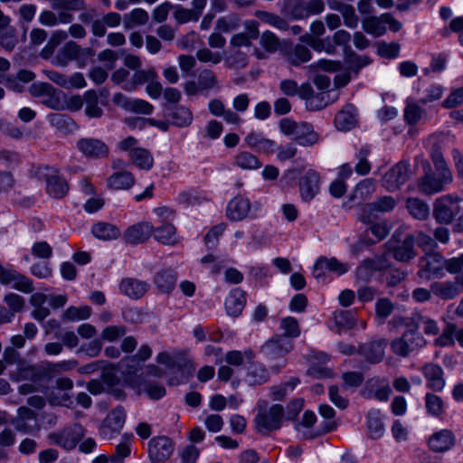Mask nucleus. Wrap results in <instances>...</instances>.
Here are the masks:
<instances>
[{
  "label": "nucleus",
  "instance_id": "cd10ccee",
  "mask_svg": "<svg viewBox=\"0 0 463 463\" xmlns=\"http://www.w3.org/2000/svg\"><path fill=\"white\" fill-rule=\"evenodd\" d=\"M246 303L245 292L240 288H233L225 299V308L229 316L237 317Z\"/></svg>",
  "mask_w": 463,
  "mask_h": 463
},
{
  "label": "nucleus",
  "instance_id": "c9c22d12",
  "mask_svg": "<svg viewBox=\"0 0 463 463\" xmlns=\"http://www.w3.org/2000/svg\"><path fill=\"white\" fill-rule=\"evenodd\" d=\"M356 124L354 108L352 105L345 106L335 117V127L342 131H347L353 128Z\"/></svg>",
  "mask_w": 463,
  "mask_h": 463
},
{
  "label": "nucleus",
  "instance_id": "864d4df0",
  "mask_svg": "<svg viewBox=\"0 0 463 463\" xmlns=\"http://www.w3.org/2000/svg\"><path fill=\"white\" fill-rule=\"evenodd\" d=\"M335 326L341 329L353 328L356 324V318L350 310H339L334 313Z\"/></svg>",
  "mask_w": 463,
  "mask_h": 463
},
{
  "label": "nucleus",
  "instance_id": "bb28decb",
  "mask_svg": "<svg viewBox=\"0 0 463 463\" xmlns=\"http://www.w3.org/2000/svg\"><path fill=\"white\" fill-rule=\"evenodd\" d=\"M46 192L55 199L63 198L69 192V185L67 181L59 175L51 174L45 177Z\"/></svg>",
  "mask_w": 463,
  "mask_h": 463
},
{
  "label": "nucleus",
  "instance_id": "5fc2aeb1",
  "mask_svg": "<svg viewBox=\"0 0 463 463\" xmlns=\"http://www.w3.org/2000/svg\"><path fill=\"white\" fill-rule=\"evenodd\" d=\"M414 244H417L424 252H434L438 244L435 240L429 234L423 232H416L411 234Z\"/></svg>",
  "mask_w": 463,
  "mask_h": 463
},
{
  "label": "nucleus",
  "instance_id": "6e6552de",
  "mask_svg": "<svg viewBox=\"0 0 463 463\" xmlns=\"http://www.w3.org/2000/svg\"><path fill=\"white\" fill-rule=\"evenodd\" d=\"M126 421V411L122 406L111 410L99 428V435L107 439H112L122 430Z\"/></svg>",
  "mask_w": 463,
  "mask_h": 463
},
{
  "label": "nucleus",
  "instance_id": "f704fd0d",
  "mask_svg": "<svg viewBox=\"0 0 463 463\" xmlns=\"http://www.w3.org/2000/svg\"><path fill=\"white\" fill-rule=\"evenodd\" d=\"M92 235L101 241H111L118 239L121 232L120 230L114 224L99 222L91 227Z\"/></svg>",
  "mask_w": 463,
  "mask_h": 463
},
{
  "label": "nucleus",
  "instance_id": "6e6d98bb",
  "mask_svg": "<svg viewBox=\"0 0 463 463\" xmlns=\"http://www.w3.org/2000/svg\"><path fill=\"white\" fill-rule=\"evenodd\" d=\"M255 357V354L251 349H246L244 352L238 350L229 351L225 354V361L230 365L240 366L243 364L244 359L252 361Z\"/></svg>",
  "mask_w": 463,
  "mask_h": 463
},
{
  "label": "nucleus",
  "instance_id": "2eb2a0df",
  "mask_svg": "<svg viewBox=\"0 0 463 463\" xmlns=\"http://www.w3.org/2000/svg\"><path fill=\"white\" fill-rule=\"evenodd\" d=\"M409 179V164L401 161L393 165L383 176V185L389 191H395Z\"/></svg>",
  "mask_w": 463,
  "mask_h": 463
},
{
  "label": "nucleus",
  "instance_id": "412c9836",
  "mask_svg": "<svg viewBox=\"0 0 463 463\" xmlns=\"http://www.w3.org/2000/svg\"><path fill=\"white\" fill-rule=\"evenodd\" d=\"M386 345L387 340L383 338L360 345L358 353L362 354L368 363L377 364L383 359Z\"/></svg>",
  "mask_w": 463,
  "mask_h": 463
},
{
  "label": "nucleus",
  "instance_id": "2f4dec72",
  "mask_svg": "<svg viewBox=\"0 0 463 463\" xmlns=\"http://www.w3.org/2000/svg\"><path fill=\"white\" fill-rule=\"evenodd\" d=\"M177 275L172 269H163L157 271L154 278V282L157 288L163 293L171 292L176 284Z\"/></svg>",
  "mask_w": 463,
  "mask_h": 463
},
{
  "label": "nucleus",
  "instance_id": "b1692460",
  "mask_svg": "<svg viewBox=\"0 0 463 463\" xmlns=\"http://www.w3.org/2000/svg\"><path fill=\"white\" fill-rule=\"evenodd\" d=\"M55 10H43L39 14V23L47 27H54L59 24H71L74 20V15L69 12H58Z\"/></svg>",
  "mask_w": 463,
  "mask_h": 463
},
{
  "label": "nucleus",
  "instance_id": "f03ea898",
  "mask_svg": "<svg viewBox=\"0 0 463 463\" xmlns=\"http://www.w3.org/2000/svg\"><path fill=\"white\" fill-rule=\"evenodd\" d=\"M257 408L258 412L254 419L257 432L267 435L281 428L285 414L282 405L273 404L268 409V402L260 400Z\"/></svg>",
  "mask_w": 463,
  "mask_h": 463
},
{
  "label": "nucleus",
  "instance_id": "c03bdc74",
  "mask_svg": "<svg viewBox=\"0 0 463 463\" xmlns=\"http://www.w3.org/2000/svg\"><path fill=\"white\" fill-rule=\"evenodd\" d=\"M362 27L367 33L372 34L374 37L382 36L386 32L383 14L380 16H370L364 18L362 22Z\"/></svg>",
  "mask_w": 463,
  "mask_h": 463
},
{
  "label": "nucleus",
  "instance_id": "6ab92c4d",
  "mask_svg": "<svg viewBox=\"0 0 463 463\" xmlns=\"http://www.w3.org/2000/svg\"><path fill=\"white\" fill-rule=\"evenodd\" d=\"M154 227L149 222H138L128 227L123 238L127 243L139 244L147 241L152 235Z\"/></svg>",
  "mask_w": 463,
  "mask_h": 463
},
{
  "label": "nucleus",
  "instance_id": "0eeeda50",
  "mask_svg": "<svg viewBox=\"0 0 463 463\" xmlns=\"http://www.w3.org/2000/svg\"><path fill=\"white\" fill-rule=\"evenodd\" d=\"M453 280L435 281L431 283L432 294L441 300H451L463 292V269L457 273Z\"/></svg>",
  "mask_w": 463,
  "mask_h": 463
},
{
  "label": "nucleus",
  "instance_id": "7c9ffc66",
  "mask_svg": "<svg viewBox=\"0 0 463 463\" xmlns=\"http://www.w3.org/2000/svg\"><path fill=\"white\" fill-rule=\"evenodd\" d=\"M244 141L249 147L259 152L270 154L276 149V143L265 138L261 133L250 132L245 137Z\"/></svg>",
  "mask_w": 463,
  "mask_h": 463
},
{
  "label": "nucleus",
  "instance_id": "ea45409f",
  "mask_svg": "<svg viewBox=\"0 0 463 463\" xmlns=\"http://www.w3.org/2000/svg\"><path fill=\"white\" fill-rule=\"evenodd\" d=\"M86 104L85 113L89 118H99L103 115V109L99 107V95L94 90H87L84 95Z\"/></svg>",
  "mask_w": 463,
  "mask_h": 463
},
{
  "label": "nucleus",
  "instance_id": "a211bd4d",
  "mask_svg": "<svg viewBox=\"0 0 463 463\" xmlns=\"http://www.w3.org/2000/svg\"><path fill=\"white\" fill-rule=\"evenodd\" d=\"M320 187L319 175L309 169L299 180L300 196L305 202H310L318 193Z\"/></svg>",
  "mask_w": 463,
  "mask_h": 463
},
{
  "label": "nucleus",
  "instance_id": "39448f33",
  "mask_svg": "<svg viewBox=\"0 0 463 463\" xmlns=\"http://www.w3.org/2000/svg\"><path fill=\"white\" fill-rule=\"evenodd\" d=\"M84 435L85 429L79 423H73L61 430L51 432L48 435V439L51 444L70 451L76 448Z\"/></svg>",
  "mask_w": 463,
  "mask_h": 463
},
{
  "label": "nucleus",
  "instance_id": "1a4fd4ad",
  "mask_svg": "<svg viewBox=\"0 0 463 463\" xmlns=\"http://www.w3.org/2000/svg\"><path fill=\"white\" fill-rule=\"evenodd\" d=\"M92 55L90 48H81L73 41L67 42L57 52L53 63L66 67L71 61H83Z\"/></svg>",
  "mask_w": 463,
  "mask_h": 463
},
{
  "label": "nucleus",
  "instance_id": "a878e982",
  "mask_svg": "<svg viewBox=\"0 0 463 463\" xmlns=\"http://www.w3.org/2000/svg\"><path fill=\"white\" fill-rule=\"evenodd\" d=\"M294 140L302 146H312L318 143L319 135L312 124L301 121L294 135Z\"/></svg>",
  "mask_w": 463,
  "mask_h": 463
},
{
  "label": "nucleus",
  "instance_id": "393cba45",
  "mask_svg": "<svg viewBox=\"0 0 463 463\" xmlns=\"http://www.w3.org/2000/svg\"><path fill=\"white\" fill-rule=\"evenodd\" d=\"M155 78H158V74L154 67H148L145 70H137L134 72L131 79L122 86L126 91H134L137 88L143 84H148Z\"/></svg>",
  "mask_w": 463,
  "mask_h": 463
},
{
  "label": "nucleus",
  "instance_id": "58836bf2",
  "mask_svg": "<svg viewBox=\"0 0 463 463\" xmlns=\"http://www.w3.org/2000/svg\"><path fill=\"white\" fill-rule=\"evenodd\" d=\"M48 120L52 127L63 134L72 132L76 128L75 122L67 115L52 113L48 116Z\"/></svg>",
  "mask_w": 463,
  "mask_h": 463
},
{
  "label": "nucleus",
  "instance_id": "72a5a7b5",
  "mask_svg": "<svg viewBox=\"0 0 463 463\" xmlns=\"http://www.w3.org/2000/svg\"><path fill=\"white\" fill-rule=\"evenodd\" d=\"M269 378L268 370L260 363L250 361L247 368L245 381L250 385H260L266 383Z\"/></svg>",
  "mask_w": 463,
  "mask_h": 463
},
{
  "label": "nucleus",
  "instance_id": "aec40b11",
  "mask_svg": "<svg viewBox=\"0 0 463 463\" xmlns=\"http://www.w3.org/2000/svg\"><path fill=\"white\" fill-rule=\"evenodd\" d=\"M421 372L427 381V386L434 392H440L445 386L443 369L435 364L423 365Z\"/></svg>",
  "mask_w": 463,
  "mask_h": 463
},
{
  "label": "nucleus",
  "instance_id": "13d9d810",
  "mask_svg": "<svg viewBox=\"0 0 463 463\" xmlns=\"http://www.w3.org/2000/svg\"><path fill=\"white\" fill-rule=\"evenodd\" d=\"M91 315V308L88 306L76 307H70L62 314V319L68 321L88 319Z\"/></svg>",
  "mask_w": 463,
  "mask_h": 463
},
{
  "label": "nucleus",
  "instance_id": "774afa93",
  "mask_svg": "<svg viewBox=\"0 0 463 463\" xmlns=\"http://www.w3.org/2000/svg\"><path fill=\"white\" fill-rule=\"evenodd\" d=\"M198 82L203 91L213 90L218 86V80L214 72L207 69L203 70L199 73Z\"/></svg>",
  "mask_w": 463,
  "mask_h": 463
},
{
  "label": "nucleus",
  "instance_id": "c85d7f7f",
  "mask_svg": "<svg viewBox=\"0 0 463 463\" xmlns=\"http://www.w3.org/2000/svg\"><path fill=\"white\" fill-rule=\"evenodd\" d=\"M455 442V436L449 430H441L434 433L429 439L430 449L443 452L449 449Z\"/></svg>",
  "mask_w": 463,
  "mask_h": 463
},
{
  "label": "nucleus",
  "instance_id": "de8ad7c7",
  "mask_svg": "<svg viewBox=\"0 0 463 463\" xmlns=\"http://www.w3.org/2000/svg\"><path fill=\"white\" fill-rule=\"evenodd\" d=\"M374 192L375 184L373 180L371 178L364 179L356 184L350 199L359 200V202L364 201L370 198Z\"/></svg>",
  "mask_w": 463,
  "mask_h": 463
},
{
  "label": "nucleus",
  "instance_id": "473e14b6",
  "mask_svg": "<svg viewBox=\"0 0 463 463\" xmlns=\"http://www.w3.org/2000/svg\"><path fill=\"white\" fill-rule=\"evenodd\" d=\"M414 246L411 234L407 235L400 244L392 248L393 258L401 262H409L417 255Z\"/></svg>",
  "mask_w": 463,
  "mask_h": 463
},
{
  "label": "nucleus",
  "instance_id": "dca6fc26",
  "mask_svg": "<svg viewBox=\"0 0 463 463\" xmlns=\"http://www.w3.org/2000/svg\"><path fill=\"white\" fill-rule=\"evenodd\" d=\"M420 103V100L413 98H408L405 101L403 118L410 126H415L421 122L425 123L430 119L428 110L423 109Z\"/></svg>",
  "mask_w": 463,
  "mask_h": 463
},
{
  "label": "nucleus",
  "instance_id": "9d476101",
  "mask_svg": "<svg viewBox=\"0 0 463 463\" xmlns=\"http://www.w3.org/2000/svg\"><path fill=\"white\" fill-rule=\"evenodd\" d=\"M434 173H426L419 183L420 192L426 194H432L441 192L445 185L451 183L452 174L450 170L436 171Z\"/></svg>",
  "mask_w": 463,
  "mask_h": 463
},
{
  "label": "nucleus",
  "instance_id": "680f3d73",
  "mask_svg": "<svg viewBox=\"0 0 463 463\" xmlns=\"http://www.w3.org/2000/svg\"><path fill=\"white\" fill-rule=\"evenodd\" d=\"M279 326L284 332L281 335H285L288 339L298 337L300 335V327L295 317H287L281 319Z\"/></svg>",
  "mask_w": 463,
  "mask_h": 463
},
{
  "label": "nucleus",
  "instance_id": "f8f14e48",
  "mask_svg": "<svg viewBox=\"0 0 463 463\" xmlns=\"http://www.w3.org/2000/svg\"><path fill=\"white\" fill-rule=\"evenodd\" d=\"M174 452V443L166 436L153 438L148 442V455L152 463H163Z\"/></svg>",
  "mask_w": 463,
  "mask_h": 463
},
{
  "label": "nucleus",
  "instance_id": "603ef678",
  "mask_svg": "<svg viewBox=\"0 0 463 463\" xmlns=\"http://www.w3.org/2000/svg\"><path fill=\"white\" fill-rule=\"evenodd\" d=\"M367 428L370 437L373 439H376L383 435L384 429L378 411H373L368 413Z\"/></svg>",
  "mask_w": 463,
  "mask_h": 463
},
{
  "label": "nucleus",
  "instance_id": "09e8293b",
  "mask_svg": "<svg viewBox=\"0 0 463 463\" xmlns=\"http://www.w3.org/2000/svg\"><path fill=\"white\" fill-rule=\"evenodd\" d=\"M172 124L178 128H186L192 124L193 114L184 106H177L170 114Z\"/></svg>",
  "mask_w": 463,
  "mask_h": 463
},
{
  "label": "nucleus",
  "instance_id": "79ce46f5",
  "mask_svg": "<svg viewBox=\"0 0 463 463\" xmlns=\"http://www.w3.org/2000/svg\"><path fill=\"white\" fill-rule=\"evenodd\" d=\"M429 142L431 144L430 155L436 171L449 170L442 154V144L436 137H430Z\"/></svg>",
  "mask_w": 463,
  "mask_h": 463
},
{
  "label": "nucleus",
  "instance_id": "e2e57ef3",
  "mask_svg": "<svg viewBox=\"0 0 463 463\" xmlns=\"http://www.w3.org/2000/svg\"><path fill=\"white\" fill-rule=\"evenodd\" d=\"M370 152V148L367 146H364L361 147L356 154L358 162L354 166V170L360 175H367L371 170V165L367 160V156H369Z\"/></svg>",
  "mask_w": 463,
  "mask_h": 463
},
{
  "label": "nucleus",
  "instance_id": "37998d69",
  "mask_svg": "<svg viewBox=\"0 0 463 463\" xmlns=\"http://www.w3.org/2000/svg\"><path fill=\"white\" fill-rule=\"evenodd\" d=\"M286 58L290 64L299 66L311 59V52L307 47L297 44L286 52Z\"/></svg>",
  "mask_w": 463,
  "mask_h": 463
},
{
  "label": "nucleus",
  "instance_id": "4d7b16f0",
  "mask_svg": "<svg viewBox=\"0 0 463 463\" xmlns=\"http://www.w3.org/2000/svg\"><path fill=\"white\" fill-rule=\"evenodd\" d=\"M255 16L260 19L262 22L270 24L279 30L286 31L288 28V22L275 14L266 11H256Z\"/></svg>",
  "mask_w": 463,
  "mask_h": 463
},
{
  "label": "nucleus",
  "instance_id": "052dcab7",
  "mask_svg": "<svg viewBox=\"0 0 463 463\" xmlns=\"http://www.w3.org/2000/svg\"><path fill=\"white\" fill-rule=\"evenodd\" d=\"M372 60L366 55H359L355 52L350 53L346 58V63L348 66V70L351 72H354L357 75L360 70L368 64H370Z\"/></svg>",
  "mask_w": 463,
  "mask_h": 463
},
{
  "label": "nucleus",
  "instance_id": "5701e85b",
  "mask_svg": "<svg viewBox=\"0 0 463 463\" xmlns=\"http://www.w3.org/2000/svg\"><path fill=\"white\" fill-rule=\"evenodd\" d=\"M454 337L463 346V328L458 329L454 323H447L441 334L434 340V345L444 347L454 345Z\"/></svg>",
  "mask_w": 463,
  "mask_h": 463
},
{
  "label": "nucleus",
  "instance_id": "a18cd8bd",
  "mask_svg": "<svg viewBox=\"0 0 463 463\" xmlns=\"http://www.w3.org/2000/svg\"><path fill=\"white\" fill-rule=\"evenodd\" d=\"M406 207L409 213L418 220H426L430 215L429 205L419 198H408Z\"/></svg>",
  "mask_w": 463,
  "mask_h": 463
},
{
  "label": "nucleus",
  "instance_id": "423d86ee",
  "mask_svg": "<svg viewBox=\"0 0 463 463\" xmlns=\"http://www.w3.org/2000/svg\"><path fill=\"white\" fill-rule=\"evenodd\" d=\"M395 206L396 200L392 196H382L362 205L357 218L363 223H369L377 220L380 214L390 213Z\"/></svg>",
  "mask_w": 463,
  "mask_h": 463
},
{
  "label": "nucleus",
  "instance_id": "c756f323",
  "mask_svg": "<svg viewBox=\"0 0 463 463\" xmlns=\"http://www.w3.org/2000/svg\"><path fill=\"white\" fill-rule=\"evenodd\" d=\"M337 427L335 421H323L317 429L313 427L296 426L298 438L302 439H313L328 432L335 430Z\"/></svg>",
  "mask_w": 463,
  "mask_h": 463
},
{
  "label": "nucleus",
  "instance_id": "7ed1b4c3",
  "mask_svg": "<svg viewBox=\"0 0 463 463\" xmlns=\"http://www.w3.org/2000/svg\"><path fill=\"white\" fill-rule=\"evenodd\" d=\"M462 198L457 194H444L438 197L432 206V215L441 225L450 224L461 212Z\"/></svg>",
  "mask_w": 463,
  "mask_h": 463
},
{
  "label": "nucleus",
  "instance_id": "e433bc0d",
  "mask_svg": "<svg viewBox=\"0 0 463 463\" xmlns=\"http://www.w3.org/2000/svg\"><path fill=\"white\" fill-rule=\"evenodd\" d=\"M135 184L134 175L128 171H119L107 179V185L110 189H129Z\"/></svg>",
  "mask_w": 463,
  "mask_h": 463
},
{
  "label": "nucleus",
  "instance_id": "4c0bfd02",
  "mask_svg": "<svg viewBox=\"0 0 463 463\" xmlns=\"http://www.w3.org/2000/svg\"><path fill=\"white\" fill-rule=\"evenodd\" d=\"M155 239L163 244L173 245L177 242L175 227L169 222L154 228Z\"/></svg>",
  "mask_w": 463,
  "mask_h": 463
},
{
  "label": "nucleus",
  "instance_id": "338daca9",
  "mask_svg": "<svg viewBox=\"0 0 463 463\" xmlns=\"http://www.w3.org/2000/svg\"><path fill=\"white\" fill-rule=\"evenodd\" d=\"M367 224L369 225L367 231L376 238L377 241L383 240L391 231L388 222L385 220L379 222H376L375 220Z\"/></svg>",
  "mask_w": 463,
  "mask_h": 463
},
{
  "label": "nucleus",
  "instance_id": "f257e3e1",
  "mask_svg": "<svg viewBox=\"0 0 463 463\" xmlns=\"http://www.w3.org/2000/svg\"><path fill=\"white\" fill-rule=\"evenodd\" d=\"M417 276L422 280L442 278L444 269L449 273H457L463 269V254L458 257L445 259L439 252H429L418 260Z\"/></svg>",
  "mask_w": 463,
  "mask_h": 463
},
{
  "label": "nucleus",
  "instance_id": "a19ab883",
  "mask_svg": "<svg viewBox=\"0 0 463 463\" xmlns=\"http://www.w3.org/2000/svg\"><path fill=\"white\" fill-rule=\"evenodd\" d=\"M129 159L135 165L143 170H149L154 165V157L150 151L140 146L132 151Z\"/></svg>",
  "mask_w": 463,
  "mask_h": 463
},
{
  "label": "nucleus",
  "instance_id": "20e7f679",
  "mask_svg": "<svg viewBox=\"0 0 463 463\" xmlns=\"http://www.w3.org/2000/svg\"><path fill=\"white\" fill-rule=\"evenodd\" d=\"M407 327L400 337H396L391 342L392 351L401 357H408L427 345L426 339L417 328Z\"/></svg>",
  "mask_w": 463,
  "mask_h": 463
},
{
  "label": "nucleus",
  "instance_id": "4468645a",
  "mask_svg": "<svg viewBox=\"0 0 463 463\" xmlns=\"http://www.w3.org/2000/svg\"><path fill=\"white\" fill-rule=\"evenodd\" d=\"M226 216L230 221L240 222L246 218H255L256 214L251 213L250 200L241 195H238L228 203Z\"/></svg>",
  "mask_w": 463,
  "mask_h": 463
},
{
  "label": "nucleus",
  "instance_id": "0e129e2a",
  "mask_svg": "<svg viewBox=\"0 0 463 463\" xmlns=\"http://www.w3.org/2000/svg\"><path fill=\"white\" fill-rule=\"evenodd\" d=\"M393 309L394 306L389 298H379L375 303V315L380 320V323H384L385 319L391 316Z\"/></svg>",
  "mask_w": 463,
  "mask_h": 463
},
{
  "label": "nucleus",
  "instance_id": "f3484780",
  "mask_svg": "<svg viewBox=\"0 0 463 463\" xmlns=\"http://www.w3.org/2000/svg\"><path fill=\"white\" fill-rule=\"evenodd\" d=\"M77 148L87 157L102 158L109 155L108 146L99 138L84 137L77 141Z\"/></svg>",
  "mask_w": 463,
  "mask_h": 463
},
{
  "label": "nucleus",
  "instance_id": "3c124183",
  "mask_svg": "<svg viewBox=\"0 0 463 463\" xmlns=\"http://www.w3.org/2000/svg\"><path fill=\"white\" fill-rule=\"evenodd\" d=\"M425 408L433 417H440L444 412L445 404L441 397L428 392L425 395Z\"/></svg>",
  "mask_w": 463,
  "mask_h": 463
},
{
  "label": "nucleus",
  "instance_id": "8fccbe9b",
  "mask_svg": "<svg viewBox=\"0 0 463 463\" xmlns=\"http://www.w3.org/2000/svg\"><path fill=\"white\" fill-rule=\"evenodd\" d=\"M234 164L243 170H255L261 166L258 157L247 151L238 153L234 158Z\"/></svg>",
  "mask_w": 463,
  "mask_h": 463
},
{
  "label": "nucleus",
  "instance_id": "4be33fe9",
  "mask_svg": "<svg viewBox=\"0 0 463 463\" xmlns=\"http://www.w3.org/2000/svg\"><path fill=\"white\" fill-rule=\"evenodd\" d=\"M122 294L133 299L141 298L149 289V284L135 278H125L119 284Z\"/></svg>",
  "mask_w": 463,
  "mask_h": 463
},
{
  "label": "nucleus",
  "instance_id": "bf43d9fd",
  "mask_svg": "<svg viewBox=\"0 0 463 463\" xmlns=\"http://www.w3.org/2000/svg\"><path fill=\"white\" fill-rule=\"evenodd\" d=\"M18 40L16 37V30L12 26L0 30V45L6 51L12 52Z\"/></svg>",
  "mask_w": 463,
  "mask_h": 463
},
{
  "label": "nucleus",
  "instance_id": "ddd939ff",
  "mask_svg": "<svg viewBox=\"0 0 463 463\" xmlns=\"http://www.w3.org/2000/svg\"><path fill=\"white\" fill-rule=\"evenodd\" d=\"M390 323L403 324L406 326H413L419 328L422 326L423 332L426 335H438L439 334V327L438 322L430 317L424 316L420 312H415L411 315L410 322H404L402 317H393Z\"/></svg>",
  "mask_w": 463,
  "mask_h": 463
},
{
  "label": "nucleus",
  "instance_id": "49530a36",
  "mask_svg": "<svg viewBox=\"0 0 463 463\" xmlns=\"http://www.w3.org/2000/svg\"><path fill=\"white\" fill-rule=\"evenodd\" d=\"M68 38V33L64 30H56L53 31L49 38L46 45L41 51V56L44 59H48L52 55L54 50L57 46H59L62 42L66 41Z\"/></svg>",
  "mask_w": 463,
  "mask_h": 463
},
{
  "label": "nucleus",
  "instance_id": "9b49d317",
  "mask_svg": "<svg viewBox=\"0 0 463 463\" xmlns=\"http://www.w3.org/2000/svg\"><path fill=\"white\" fill-rule=\"evenodd\" d=\"M294 347L291 339L285 335H275L261 346V352L269 360H276L284 357Z\"/></svg>",
  "mask_w": 463,
  "mask_h": 463
},
{
  "label": "nucleus",
  "instance_id": "69168bd1",
  "mask_svg": "<svg viewBox=\"0 0 463 463\" xmlns=\"http://www.w3.org/2000/svg\"><path fill=\"white\" fill-rule=\"evenodd\" d=\"M300 40L307 43L310 47L317 52L325 50L326 52L330 53L334 50V47L331 45L329 39H318L306 34L301 36Z\"/></svg>",
  "mask_w": 463,
  "mask_h": 463
}]
</instances>
